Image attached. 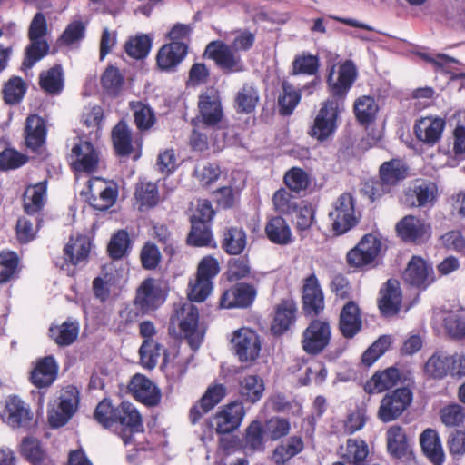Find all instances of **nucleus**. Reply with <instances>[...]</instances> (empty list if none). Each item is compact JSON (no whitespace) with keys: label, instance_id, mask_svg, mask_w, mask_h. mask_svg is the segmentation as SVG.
Listing matches in <instances>:
<instances>
[{"label":"nucleus","instance_id":"obj_1","mask_svg":"<svg viewBox=\"0 0 465 465\" xmlns=\"http://www.w3.org/2000/svg\"><path fill=\"white\" fill-rule=\"evenodd\" d=\"M357 77V69L352 61L347 60L339 66L338 75L331 68L328 84L331 96L322 104L309 134L320 142L332 136L337 128L339 114L344 110V97Z\"/></svg>","mask_w":465,"mask_h":465},{"label":"nucleus","instance_id":"obj_2","mask_svg":"<svg viewBox=\"0 0 465 465\" xmlns=\"http://www.w3.org/2000/svg\"><path fill=\"white\" fill-rule=\"evenodd\" d=\"M94 420L104 429L114 431L125 446L134 442V435L143 432V419L139 410L130 401L114 404L108 398L95 407Z\"/></svg>","mask_w":465,"mask_h":465},{"label":"nucleus","instance_id":"obj_3","mask_svg":"<svg viewBox=\"0 0 465 465\" xmlns=\"http://www.w3.org/2000/svg\"><path fill=\"white\" fill-rule=\"evenodd\" d=\"M170 325L177 326L193 351H197L203 342L205 329L199 324V310L191 302L175 306L170 318Z\"/></svg>","mask_w":465,"mask_h":465},{"label":"nucleus","instance_id":"obj_4","mask_svg":"<svg viewBox=\"0 0 465 465\" xmlns=\"http://www.w3.org/2000/svg\"><path fill=\"white\" fill-rule=\"evenodd\" d=\"M220 267L216 259L203 257L197 266L195 278L190 280L187 296L190 302H203L213 291V280L219 273Z\"/></svg>","mask_w":465,"mask_h":465},{"label":"nucleus","instance_id":"obj_5","mask_svg":"<svg viewBox=\"0 0 465 465\" xmlns=\"http://www.w3.org/2000/svg\"><path fill=\"white\" fill-rule=\"evenodd\" d=\"M215 431L220 435L216 451L217 465H232L230 457L232 453V401L227 403L214 416Z\"/></svg>","mask_w":465,"mask_h":465},{"label":"nucleus","instance_id":"obj_6","mask_svg":"<svg viewBox=\"0 0 465 465\" xmlns=\"http://www.w3.org/2000/svg\"><path fill=\"white\" fill-rule=\"evenodd\" d=\"M80 401L79 391L75 386L63 388L55 403L48 409L47 419L52 428L65 425L77 411Z\"/></svg>","mask_w":465,"mask_h":465},{"label":"nucleus","instance_id":"obj_7","mask_svg":"<svg viewBox=\"0 0 465 465\" xmlns=\"http://www.w3.org/2000/svg\"><path fill=\"white\" fill-rule=\"evenodd\" d=\"M329 220L335 235H341L356 225L355 203L351 193H344L336 199L329 213Z\"/></svg>","mask_w":465,"mask_h":465},{"label":"nucleus","instance_id":"obj_8","mask_svg":"<svg viewBox=\"0 0 465 465\" xmlns=\"http://www.w3.org/2000/svg\"><path fill=\"white\" fill-rule=\"evenodd\" d=\"M4 423L14 430H29L34 425V413L25 401L16 395H10L0 412Z\"/></svg>","mask_w":465,"mask_h":465},{"label":"nucleus","instance_id":"obj_9","mask_svg":"<svg viewBox=\"0 0 465 465\" xmlns=\"http://www.w3.org/2000/svg\"><path fill=\"white\" fill-rule=\"evenodd\" d=\"M68 159L73 171L93 173L98 168L99 153L91 142L78 137L74 139Z\"/></svg>","mask_w":465,"mask_h":465},{"label":"nucleus","instance_id":"obj_10","mask_svg":"<svg viewBox=\"0 0 465 465\" xmlns=\"http://www.w3.org/2000/svg\"><path fill=\"white\" fill-rule=\"evenodd\" d=\"M412 392L408 388L396 389L387 393L381 400L378 417L383 422L398 419L411 405Z\"/></svg>","mask_w":465,"mask_h":465},{"label":"nucleus","instance_id":"obj_11","mask_svg":"<svg viewBox=\"0 0 465 465\" xmlns=\"http://www.w3.org/2000/svg\"><path fill=\"white\" fill-rule=\"evenodd\" d=\"M47 132L45 119L36 114H29L23 131L25 147L31 153L41 155L45 151Z\"/></svg>","mask_w":465,"mask_h":465},{"label":"nucleus","instance_id":"obj_12","mask_svg":"<svg viewBox=\"0 0 465 465\" xmlns=\"http://www.w3.org/2000/svg\"><path fill=\"white\" fill-rule=\"evenodd\" d=\"M165 302L162 288L153 278H146L136 289L134 306L138 308L142 315L155 312Z\"/></svg>","mask_w":465,"mask_h":465},{"label":"nucleus","instance_id":"obj_13","mask_svg":"<svg viewBox=\"0 0 465 465\" xmlns=\"http://www.w3.org/2000/svg\"><path fill=\"white\" fill-rule=\"evenodd\" d=\"M381 251V241L373 234L364 235L347 253V262L354 268H363L375 262Z\"/></svg>","mask_w":465,"mask_h":465},{"label":"nucleus","instance_id":"obj_14","mask_svg":"<svg viewBox=\"0 0 465 465\" xmlns=\"http://www.w3.org/2000/svg\"><path fill=\"white\" fill-rule=\"evenodd\" d=\"M331 338L330 323L323 320H313L302 333V349L309 354H318L329 345Z\"/></svg>","mask_w":465,"mask_h":465},{"label":"nucleus","instance_id":"obj_15","mask_svg":"<svg viewBox=\"0 0 465 465\" xmlns=\"http://www.w3.org/2000/svg\"><path fill=\"white\" fill-rule=\"evenodd\" d=\"M88 190L87 203L98 211H106L112 207L119 193L116 183L106 184L100 177H93L88 181Z\"/></svg>","mask_w":465,"mask_h":465},{"label":"nucleus","instance_id":"obj_16","mask_svg":"<svg viewBox=\"0 0 465 465\" xmlns=\"http://www.w3.org/2000/svg\"><path fill=\"white\" fill-rule=\"evenodd\" d=\"M189 53V43L169 42L163 45L155 57L156 65L161 72L175 73Z\"/></svg>","mask_w":465,"mask_h":465},{"label":"nucleus","instance_id":"obj_17","mask_svg":"<svg viewBox=\"0 0 465 465\" xmlns=\"http://www.w3.org/2000/svg\"><path fill=\"white\" fill-rule=\"evenodd\" d=\"M234 349L239 361L251 366L259 358L261 341L251 329L242 328L234 332Z\"/></svg>","mask_w":465,"mask_h":465},{"label":"nucleus","instance_id":"obj_18","mask_svg":"<svg viewBox=\"0 0 465 465\" xmlns=\"http://www.w3.org/2000/svg\"><path fill=\"white\" fill-rule=\"evenodd\" d=\"M198 108L204 124L214 126L223 116L220 93L213 86L207 87L200 95Z\"/></svg>","mask_w":465,"mask_h":465},{"label":"nucleus","instance_id":"obj_19","mask_svg":"<svg viewBox=\"0 0 465 465\" xmlns=\"http://www.w3.org/2000/svg\"><path fill=\"white\" fill-rule=\"evenodd\" d=\"M128 387L134 398L147 407H155L161 401L160 389L143 374L134 375Z\"/></svg>","mask_w":465,"mask_h":465},{"label":"nucleus","instance_id":"obj_20","mask_svg":"<svg viewBox=\"0 0 465 465\" xmlns=\"http://www.w3.org/2000/svg\"><path fill=\"white\" fill-rule=\"evenodd\" d=\"M402 278L410 285L425 289L434 281L433 269L423 258L413 256L409 261Z\"/></svg>","mask_w":465,"mask_h":465},{"label":"nucleus","instance_id":"obj_21","mask_svg":"<svg viewBox=\"0 0 465 465\" xmlns=\"http://www.w3.org/2000/svg\"><path fill=\"white\" fill-rule=\"evenodd\" d=\"M437 194L438 189L435 183L420 182L405 190L401 201L409 207H424L432 204Z\"/></svg>","mask_w":465,"mask_h":465},{"label":"nucleus","instance_id":"obj_22","mask_svg":"<svg viewBox=\"0 0 465 465\" xmlns=\"http://www.w3.org/2000/svg\"><path fill=\"white\" fill-rule=\"evenodd\" d=\"M58 370L59 366L54 356L41 358L30 373V381L38 389L47 388L56 380Z\"/></svg>","mask_w":465,"mask_h":465},{"label":"nucleus","instance_id":"obj_23","mask_svg":"<svg viewBox=\"0 0 465 465\" xmlns=\"http://www.w3.org/2000/svg\"><path fill=\"white\" fill-rule=\"evenodd\" d=\"M430 225L423 220L408 215L402 218L396 225L398 234L405 242H419L430 235Z\"/></svg>","mask_w":465,"mask_h":465},{"label":"nucleus","instance_id":"obj_24","mask_svg":"<svg viewBox=\"0 0 465 465\" xmlns=\"http://www.w3.org/2000/svg\"><path fill=\"white\" fill-rule=\"evenodd\" d=\"M297 312V304L291 299H282L274 308V317L272 322L271 331L275 335L285 332L294 322Z\"/></svg>","mask_w":465,"mask_h":465},{"label":"nucleus","instance_id":"obj_25","mask_svg":"<svg viewBox=\"0 0 465 465\" xmlns=\"http://www.w3.org/2000/svg\"><path fill=\"white\" fill-rule=\"evenodd\" d=\"M445 121L440 117H422L414 126L416 137L429 145H434L441 137Z\"/></svg>","mask_w":465,"mask_h":465},{"label":"nucleus","instance_id":"obj_26","mask_svg":"<svg viewBox=\"0 0 465 465\" xmlns=\"http://www.w3.org/2000/svg\"><path fill=\"white\" fill-rule=\"evenodd\" d=\"M302 300L304 311L307 313L316 315L324 308L323 293L314 274L305 279Z\"/></svg>","mask_w":465,"mask_h":465},{"label":"nucleus","instance_id":"obj_27","mask_svg":"<svg viewBox=\"0 0 465 465\" xmlns=\"http://www.w3.org/2000/svg\"><path fill=\"white\" fill-rule=\"evenodd\" d=\"M362 321L360 308L354 302H348L341 309L339 328L341 334L347 338H353L361 329Z\"/></svg>","mask_w":465,"mask_h":465},{"label":"nucleus","instance_id":"obj_28","mask_svg":"<svg viewBox=\"0 0 465 465\" xmlns=\"http://www.w3.org/2000/svg\"><path fill=\"white\" fill-rule=\"evenodd\" d=\"M91 242L86 236H71L64 247V260L66 264L78 265L88 259Z\"/></svg>","mask_w":465,"mask_h":465},{"label":"nucleus","instance_id":"obj_29","mask_svg":"<svg viewBox=\"0 0 465 465\" xmlns=\"http://www.w3.org/2000/svg\"><path fill=\"white\" fill-rule=\"evenodd\" d=\"M379 308L385 316H391L398 312L401 303L400 284L396 280H389L381 290Z\"/></svg>","mask_w":465,"mask_h":465},{"label":"nucleus","instance_id":"obj_30","mask_svg":"<svg viewBox=\"0 0 465 465\" xmlns=\"http://www.w3.org/2000/svg\"><path fill=\"white\" fill-rule=\"evenodd\" d=\"M20 454L31 465H54L42 447L41 441L34 437H25L20 445Z\"/></svg>","mask_w":465,"mask_h":465},{"label":"nucleus","instance_id":"obj_31","mask_svg":"<svg viewBox=\"0 0 465 465\" xmlns=\"http://www.w3.org/2000/svg\"><path fill=\"white\" fill-rule=\"evenodd\" d=\"M111 136L115 154L120 157H129L134 151V146L132 131L126 122L119 121L114 126Z\"/></svg>","mask_w":465,"mask_h":465},{"label":"nucleus","instance_id":"obj_32","mask_svg":"<svg viewBox=\"0 0 465 465\" xmlns=\"http://www.w3.org/2000/svg\"><path fill=\"white\" fill-rule=\"evenodd\" d=\"M400 380V373L396 368L390 367L377 371L365 383L364 390L370 394L381 393L394 387Z\"/></svg>","mask_w":465,"mask_h":465},{"label":"nucleus","instance_id":"obj_33","mask_svg":"<svg viewBox=\"0 0 465 465\" xmlns=\"http://www.w3.org/2000/svg\"><path fill=\"white\" fill-rule=\"evenodd\" d=\"M420 446L424 454L435 465H441L444 461V451L438 432L432 429H426L420 437Z\"/></svg>","mask_w":465,"mask_h":465},{"label":"nucleus","instance_id":"obj_34","mask_svg":"<svg viewBox=\"0 0 465 465\" xmlns=\"http://www.w3.org/2000/svg\"><path fill=\"white\" fill-rule=\"evenodd\" d=\"M203 56L213 60L224 73H230L232 70V51L222 41L209 43Z\"/></svg>","mask_w":465,"mask_h":465},{"label":"nucleus","instance_id":"obj_35","mask_svg":"<svg viewBox=\"0 0 465 465\" xmlns=\"http://www.w3.org/2000/svg\"><path fill=\"white\" fill-rule=\"evenodd\" d=\"M39 86L47 94L58 95L62 93L64 81L61 64H56L39 74Z\"/></svg>","mask_w":465,"mask_h":465},{"label":"nucleus","instance_id":"obj_36","mask_svg":"<svg viewBox=\"0 0 465 465\" xmlns=\"http://www.w3.org/2000/svg\"><path fill=\"white\" fill-rule=\"evenodd\" d=\"M80 326L75 321L67 320L58 325H51L49 336L60 347L73 344L79 335Z\"/></svg>","mask_w":465,"mask_h":465},{"label":"nucleus","instance_id":"obj_37","mask_svg":"<svg viewBox=\"0 0 465 465\" xmlns=\"http://www.w3.org/2000/svg\"><path fill=\"white\" fill-rule=\"evenodd\" d=\"M129 108L133 113L134 123L138 131H149L157 122L155 111L146 103L131 101Z\"/></svg>","mask_w":465,"mask_h":465},{"label":"nucleus","instance_id":"obj_38","mask_svg":"<svg viewBox=\"0 0 465 465\" xmlns=\"http://www.w3.org/2000/svg\"><path fill=\"white\" fill-rule=\"evenodd\" d=\"M259 281H239L234 282V308H251L258 295Z\"/></svg>","mask_w":465,"mask_h":465},{"label":"nucleus","instance_id":"obj_39","mask_svg":"<svg viewBox=\"0 0 465 465\" xmlns=\"http://www.w3.org/2000/svg\"><path fill=\"white\" fill-rule=\"evenodd\" d=\"M338 453L341 459L352 465H361L369 454L366 442L359 439H349L340 446Z\"/></svg>","mask_w":465,"mask_h":465},{"label":"nucleus","instance_id":"obj_40","mask_svg":"<svg viewBox=\"0 0 465 465\" xmlns=\"http://www.w3.org/2000/svg\"><path fill=\"white\" fill-rule=\"evenodd\" d=\"M47 182H40L30 185L24 193V209L27 214H35L42 210L45 205Z\"/></svg>","mask_w":465,"mask_h":465},{"label":"nucleus","instance_id":"obj_41","mask_svg":"<svg viewBox=\"0 0 465 465\" xmlns=\"http://www.w3.org/2000/svg\"><path fill=\"white\" fill-rule=\"evenodd\" d=\"M264 389L263 380L258 375L251 374L239 379V394L251 403L260 401Z\"/></svg>","mask_w":465,"mask_h":465},{"label":"nucleus","instance_id":"obj_42","mask_svg":"<svg viewBox=\"0 0 465 465\" xmlns=\"http://www.w3.org/2000/svg\"><path fill=\"white\" fill-rule=\"evenodd\" d=\"M134 198L139 210L144 211L155 207L159 203V191L156 183L140 182L135 186Z\"/></svg>","mask_w":465,"mask_h":465},{"label":"nucleus","instance_id":"obj_43","mask_svg":"<svg viewBox=\"0 0 465 465\" xmlns=\"http://www.w3.org/2000/svg\"><path fill=\"white\" fill-rule=\"evenodd\" d=\"M20 259L15 252H0V284L7 283L18 278Z\"/></svg>","mask_w":465,"mask_h":465},{"label":"nucleus","instance_id":"obj_44","mask_svg":"<svg viewBox=\"0 0 465 465\" xmlns=\"http://www.w3.org/2000/svg\"><path fill=\"white\" fill-rule=\"evenodd\" d=\"M265 232L270 241L273 243L286 245L292 242L290 226L280 216L273 217L268 222Z\"/></svg>","mask_w":465,"mask_h":465},{"label":"nucleus","instance_id":"obj_45","mask_svg":"<svg viewBox=\"0 0 465 465\" xmlns=\"http://www.w3.org/2000/svg\"><path fill=\"white\" fill-rule=\"evenodd\" d=\"M131 249L130 235L126 230L121 229L112 235L107 246V252L111 259L117 261L126 257Z\"/></svg>","mask_w":465,"mask_h":465},{"label":"nucleus","instance_id":"obj_46","mask_svg":"<svg viewBox=\"0 0 465 465\" xmlns=\"http://www.w3.org/2000/svg\"><path fill=\"white\" fill-rule=\"evenodd\" d=\"M407 169L404 163L400 160H391L385 162L380 167V177L385 186L391 189L399 182L405 179Z\"/></svg>","mask_w":465,"mask_h":465},{"label":"nucleus","instance_id":"obj_47","mask_svg":"<svg viewBox=\"0 0 465 465\" xmlns=\"http://www.w3.org/2000/svg\"><path fill=\"white\" fill-rule=\"evenodd\" d=\"M425 372L435 379H441L451 370V358L450 355L443 352L437 351L431 355L424 366Z\"/></svg>","mask_w":465,"mask_h":465},{"label":"nucleus","instance_id":"obj_48","mask_svg":"<svg viewBox=\"0 0 465 465\" xmlns=\"http://www.w3.org/2000/svg\"><path fill=\"white\" fill-rule=\"evenodd\" d=\"M304 444L300 437H291L285 443L277 446L272 454V460L282 465L302 451Z\"/></svg>","mask_w":465,"mask_h":465},{"label":"nucleus","instance_id":"obj_49","mask_svg":"<svg viewBox=\"0 0 465 465\" xmlns=\"http://www.w3.org/2000/svg\"><path fill=\"white\" fill-rule=\"evenodd\" d=\"M153 40L148 35L131 36L124 43V49L126 54L135 60L144 59L150 53Z\"/></svg>","mask_w":465,"mask_h":465},{"label":"nucleus","instance_id":"obj_50","mask_svg":"<svg viewBox=\"0 0 465 465\" xmlns=\"http://www.w3.org/2000/svg\"><path fill=\"white\" fill-rule=\"evenodd\" d=\"M25 49L22 67L31 69L37 62L45 57L50 51V45L45 39L29 40Z\"/></svg>","mask_w":465,"mask_h":465},{"label":"nucleus","instance_id":"obj_51","mask_svg":"<svg viewBox=\"0 0 465 465\" xmlns=\"http://www.w3.org/2000/svg\"><path fill=\"white\" fill-rule=\"evenodd\" d=\"M163 352L165 353L166 350L160 342L155 340H144L139 349L142 366L147 370H153Z\"/></svg>","mask_w":465,"mask_h":465},{"label":"nucleus","instance_id":"obj_52","mask_svg":"<svg viewBox=\"0 0 465 465\" xmlns=\"http://www.w3.org/2000/svg\"><path fill=\"white\" fill-rule=\"evenodd\" d=\"M26 84L19 76H12L4 85L3 99L6 104H19L26 93Z\"/></svg>","mask_w":465,"mask_h":465},{"label":"nucleus","instance_id":"obj_53","mask_svg":"<svg viewBox=\"0 0 465 465\" xmlns=\"http://www.w3.org/2000/svg\"><path fill=\"white\" fill-rule=\"evenodd\" d=\"M212 224L191 223V230L187 235L186 242L194 247L211 246L213 241Z\"/></svg>","mask_w":465,"mask_h":465},{"label":"nucleus","instance_id":"obj_54","mask_svg":"<svg viewBox=\"0 0 465 465\" xmlns=\"http://www.w3.org/2000/svg\"><path fill=\"white\" fill-rule=\"evenodd\" d=\"M387 447L389 452L400 458L405 454L408 449L406 435L400 426H391L387 431Z\"/></svg>","mask_w":465,"mask_h":465},{"label":"nucleus","instance_id":"obj_55","mask_svg":"<svg viewBox=\"0 0 465 465\" xmlns=\"http://www.w3.org/2000/svg\"><path fill=\"white\" fill-rule=\"evenodd\" d=\"M124 84V76L119 69L113 65L108 66L101 76V84L109 95H118Z\"/></svg>","mask_w":465,"mask_h":465},{"label":"nucleus","instance_id":"obj_56","mask_svg":"<svg viewBox=\"0 0 465 465\" xmlns=\"http://www.w3.org/2000/svg\"><path fill=\"white\" fill-rule=\"evenodd\" d=\"M143 316L141 312L135 306L125 305L118 312V316L114 319L113 326L116 333H123L128 331L139 318Z\"/></svg>","mask_w":465,"mask_h":465},{"label":"nucleus","instance_id":"obj_57","mask_svg":"<svg viewBox=\"0 0 465 465\" xmlns=\"http://www.w3.org/2000/svg\"><path fill=\"white\" fill-rule=\"evenodd\" d=\"M354 112L360 123L367 124L375 118L378 112V105L372 97L364 95L355 101Z\"/></svg>","mask_w":465,"mask_h":465},{"label":"nucleus","instance_id":"obj_58","mask_svg":"<svg viewBox=\"0 0 465 465\" xmlns=\"http://www.w3.org/2000/svg\"><path fill=\"white\" fill-rule=\"evenodd\" d=\"M291 424L288 420L280 417H272L263 425L264 436L272 440H277L289 434Z\"/></svg>","mask_w":465,"mask_h":465},{"label":"nucleus","instance_id":"obj_59","mask_svg":"<svg viewBox=\"0 0 465 465\" xmlns=\"http://www.w3.org/2000/svg\"><path fill=\"white\" fill-rule=\"evenodd\" d=\"M29 157L14 148L0 152V171L15 170L25 165Z\"/></svg>","mask_w":465,"mask_h":465},{"label":"nucleus","instance_id":"obj_60","mask_svg":"<svg viewBox=\"0 0 465 465\" xmlns=\"http://www.w3.org/2000/svg\"><path fill=\"white\" fill-rule=\"evenodd\" d=\"M441 422L447 427H457L465 420V408L458 403L449 404L440 411Z\"/></svg>","mask_w":465,"mask_h":465},{"label":"nucleus","instance_id":"obj_61","mask_svg":"<svg viewBox=\"0 0 465 465\" xmlns=\"http://www.w3.org/2000/svg\"><path fill=\"white\" fill-rule=\"evenodd\" d=\"M161 252L155 243L146 242L140 252L142 267L148 271L155 270L161 262Z\"/></svg>","mask_w":465,"mask_h":465},{"label":"nucleus","instance_id":"obj_62","mask_svg":"<svg viewBox=\"0 0 465 465\" xmlns=\"http://www.w3.org/2000/svg\"><path fill=\"white\" fill-rule=\"evenodd\" d=\"M225 394V387L222 384H215L208 387L204 394L199 400L201 410H203V412L210 411L223 399Z\"/></svg>","mask_w":465,"mask_h":465},{"label":"nucleus","instance_id":"obj_63","mask_svg":"<svg viewBox=\"0 0 465 465\" xmlns=\"http://www.w3.org/2000/svg\"><path fill=\"white\" fill-rule=\"evenodd\" d=\"M259 100L256 88L250 84H245L237 94V104L240 111L250 113L254 110Z\"/></svg>","mask_w":465,"mask_h":465},{"label":"nucleus","instance_id":"obj_64","mask_svg":"<svg viewBox=\"0 0 465 465\" xmlns=\"http://www.w3.org/2000/svg\"><path fill=\"white\" fill-rule=\"evenodd\" d=\"M301 94L291 85L283 84V93L279 96L278 104L280 113L283 115L291 114L296 105L299 104Z\"/></svg>","mask_w":465,"mask_h":465}]
</instances>
